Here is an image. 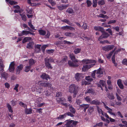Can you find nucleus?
<instances>
[{
	"mask_svg": "<svg viewBox=\"0 0 127 127\" xmlns=\"http://www.w3.org/2000/svg\"><path fill=\"white\" fill-rule=\"evenodd\" d=\"M89 105L83 104L80 105V107L82 108H84L83 111L85 112L86 109L89 107Z\"/></svg>",
	"mask_w": 127,
	"mask_h": 127,
	"instance_id": "nucleus-15",
	"label": "nucleus"
},
{
	"mask_svg": "<svg viewBox=\"0 0 127 127\" xmlns=\"http://www.w3.org/2000/svg\"><path fill=\"white\" fill-rule=\"evenodd\" d=\"M103 104V106L107 110H108V112L110 114H111L112 115L114 116L116 115L114 113H113L112 112V109L109 108L108 106H107L105 104V103L103 102H102Z\"/></svg>",
	"mask_w": 127,
	"mask_h": 127,
	"instance_id": "nucleus-11",
	"label": "nucleus"
},
{
	"mask_svg": "<svg viewBox=\"0 0 127 127\" xmlns=\"http://www.w3.org/2000/svg\"><path fill=\"white\" fill-rule=\"evenodd\" d=\"M69 6L68 4L64 5H61L59 6H57V7L60 10H62L64 9H66L67 7H68Z\"/></svg>",
	"mask_w": 127,
	"mask_h": 127,
	"instance_id": "nucleus-19",
	"label": "nucleus"
},
{
	"mask_svg": "<svg viewBox=\"0 0 127 127\" xmlns=\"http://www.w3.org/2000/svg\"><path fill=\"white\" fill-rule=\"evenodd\" d=\"M71 27L70 26H64L61 27V29L65 30L67 29H71Z\"/></svg>",
	"mask_w": 127,
	"mask_h": 127,
	"instance_id": "nucleus-32",
	"label": "nucleus"
},
{
	"mask_svg": "<svg viewBox=\"0 0 127 127\" xmlns=\"http://www.w3.org/2000/svg\"><path fill=\"white\" fill-rule=\"evenodd\" d=\"M94 110V108L93 107H90L88 108V112L90 113V114H91Z\"/></svg>",
	"mask_w": 127,
	"mask_h": 127,
	"instance_id": "nucleus-36",
	"label": "nucleus"
},
{
	"mask_svg": "<svg viewBox=\"0 0 127 127\" xmlns=\"http://www.w3.org/2000/svg\"><path fill=\"white\" fill-rule=\"evenodd\" d=\"M106 31L108 32L110 35H112V32L110 28H108L106 30Z\"/></svg>",
	"mask_w": 127,
	"mask_h": 127,
	"instance_id": "nucleus-61",
	"label": "nucleus"
},
{
	"mask_svg": "<svg viewBox=\"0 0 127 127\" xmlns=\"http://www.w3.org/2000/svg\"><path fill=\"white\" fill-rule=\"evenodd\" d=\"M35 63V61L32 59H30L29 61V63L30 66H31Z\"/></svg>",
	"mask_w": 127,
	"mask_h": 127,
	"instance_id": "nucleus-29",
	"label": "nucleus"
},
{
	"mask_svg": "<svg viewBox=\"0 0 127 127\" xmlns=\"http://www.w3.org/2000/svg\"><path fill=\"white\" fill-rule=\"evenodd\" d=\"M97 6V0H93V6L94 7H95Z\"/></svg>",
	"mask_w": 127,
	"mask_h": 127,
	"instance_id": "nucleus-44",
	"label": "nucleus"
},
{
	"mask_svg": "<svg viewBox=\"0 0 127 127\" xmlns=\"http://www.w3.org/2000/svg\"><path fill=\"white\" fill-rule=\"evenodd\" d=\"M41 77L43 79L48 80V79H50L49 76L47 74L45 73H43L41 75Z\"/></svg>",
	"mask_w": 127,
	"mask_h": 127,
	"instance_id": "nucleus-18",
	"label": "nucleus"
},
{
	"mask_svg": "<svg viewBox=\"0 0 127 127\" xmlns=\"http://www.w3.org/2000/svg\"><path fill=\"white\" fill-rule=\"evenodd\" d=\"M116 22V21L115 20H111L109 21L107 23L108 24H114Z\"/></svg>",
	"mask_w": 127,
	"mask_h": 127,
	"instance_id": "nucleus-57",
	"label": "nucleus"
},
{
	"mask_svg": "<svg viewBox=\"0 0 127 127\" xmlns=\"http://www.w3.org/2000/svg\"><path fill=\"white\" fill-rule=\"evenodd\" d=\"M81 51V48H77L74 49V52L75 54H77L79 53Z\"/></svg>",
	"mask_w": 127,
	"mask_h": 127,
	"instance_id": "nucleus-33",
	"label": "nucleus"
},
{
	"mask_svg": "<svg viewBox=\"0 0 127 127\" xmlns=\"http://www.w3.org/2000/svg\"><path fill=\"white\" fill-rule=\"evenodd\" d=\"M94 65L93 64L84 65L82 68V70L83 72H85L86 71L88 70L90 68L93 67Z\"/></svg>",
	"mask_w": 127,
	"mask_h": 127,
	"instance_id": "nucleus-7",
	"label": "nucleus"
},
{
	"mask_svg": "<svg viewBox=\"0 0 127 127\" xmlns=\"http://www.w3.org/2000/svg\"><path fill=\"white\" fill-rule=\"evenodd\" d=\"M20 15L21 16L22 20L24 21H26V17L25 15L24 14H21Z\"/></svg>",
	"mask_w": 127,
	"mask_h": 127,
	"instance_id": "nucleus-43",
	"label": "nucleus"
},
{
	"mask_svg": "<svg viewBox=\"0 0 127 127\" xmlns=\"http://www.w3.org/2000/svg\"><path fill=\"white\" fill-rule=\"evenodd\" d=\"M88 82L85 80H83L82 81V85H86L88 84Z\"/></svg>",
	"mask_w": 127,
	"mask_h": 127,
	"instance_id": "nucleus-63",
	"label": "nucleus"
},
{
	"mask_svg": "<svg viewBox=\"0 0 127 127\" xmlns=\"http://www.w3.org/2000/svg\"><path fill=\"white\" fill-rule=\"evenodd\" d=\"M66 123L65 125L66 126V127H71V120H66Z\"/></svg>",
	"mask_w": 127,
	"mask_h": 127,
	"instance_id": "nucleus-28",
	"label": "nucleus"
},
{
	"mask_svg": "<svg viewBox=\"0 0 127 127\" xmlns=\"http://www.w3.org/2000/svg\"><path fill=\"white\" fill-rule=\"evenodd\" d=\"M37 83L39 86L45 88H50L52 86V85L51 83L45 82H42L41 81H38Z\"/></svg>",
	"mask_w": 127,
	"mask_h": 127,
	"instance_id": "nucleus-5",
	"label": "nucleus"
},
{
	"mask_svg": "<svg viewBox=\"0 0 127 127\" xmlns=\"http://www.w3.org/2000/svg\"><path fill=\"white\" fill-rule=\"evenodd\" d=\"M93 93V91L92 89L91 88L88 90L87 91L85 92V94L87 93Z\"/></svg>",
	"mask_w": 127,
	"mask_h": 127,
	"instance_id": "nucleus-54",
	"label": "nucleus"
},
{
	"mask_svg": "<svg viewBox=\"0 0 127 127\" xmlns=\"http://www.w3.org/2000/svg\"><path fill=\"white\" fill-rule=\"evenodd\" d=\"M98 17L100 18H106L107 19H108L109 17L106 15H104L103 14H100L98 16Z\"/></svg>",
	"mask_w": 127,
	"mask_h": 127,
	"instance_id": "nucleus-40",
	"label": "nucleus"
},
{
	"mask_svg": "<svg viewBox=\"0 0 127 127\" xmlns=\"http://www.w3.org/2000/svg\"><path fill=\"white\" fill-rule=\"evenodd\" d=\"M102 34L99 37L98 40L100 41L103 39H105L108 37L110 36V34L108 33L105 32L104 29L103 31L102 32Z\"/></svg>",
	"mask_w": 127,
	"mask_h": 127,
	"instance_id": "nucleus-2",
	"label": "nucleus"
},
{
	"mask_svg": "<svg viewBox=\"0 0 127 127\" xmlns=\"http://www.w3.org/2000/svg\"><path fill=\"white\" fill-rule=\"evenodd\" d=\"M85 79L86 80L89 82H91L93 80V79L90 76H86Z\"/></svg>",
	"mask_w": 127,
	"mask_h": 127,
	"instance_id": "nucleus-42",
	"label": "nucleus"
},
{
	"mask_svg": "<svg viewBox=\"0 0 127 127\" xmlns=\"http://www.w3.org/2000/svg\"><path fill=\"white\" fill-rule=\"evenodd\" d=\"M11 104L13 106H15L17 104V102L16 101H14L13 100H12L11 101Z\"/></svg>",
	"mask_w": 127,
	"mask_h": 127,
	"instance_id": "nucleus-59",
	"label": "nucleus"
},
{
	"mask_svg": "<svg viewBox=\"0 0 127 127\" xmlns=\"http://www.w3.org/2000/svg\"><path fill=\"white\" fill-rule=\"evenodd\" d=\"M43 93L46 96H48L50 95V92H49L47 89L45 90L44 92Z\"/></svg>",
	"mask_w": 127,
	"mask_h": 127,
	"instance_id": "nucleus-34",
	"label": "nucleus"
},
{
	"mask_svg": "<svg viewBox=\"0 0 127 127\" xmlns=\"http://www.w3.org/2000/svg\"><path fill=\"white\" fill-rule=\"evenodd\" d=\"M45 64L46 67L48 69H52L53 67L51 66L50 62H53L54 60L52 58H49L48 57L46 58L45 59Z\"/></svg>",
	"mask_w": 127,
	"mask_h": 127,
	"instance_id": "nucleus-1",
	"label": "nucleus"
},
{
	"mask_svg": "<svg viewBox=\"0 0 127 127\" xmlns=\"http://www.w3.org/2000/svg\"><path fill=\"white\" fill-rule=\"evenodd\" d=\"M75 79L77 81H80L83 78V75L81 73H76L75 75Z\"/></svg>",
	"mask_w": 127,
	"mask_h": 127,
	"instance_id": "nucleus-10",
	"label": "nucleus"
},
{
	"mask_svg": "<svg viewBox=\"0 0 127 127\" xmlns=\"http://www.w3.org/2000/svg\"><path fill=\"white\" fill-rule=\"evenodd\" d=\"M78 62V60L76 59L75 56L72 54V67H78L79 65Z\"/></svg>",
	"mask_w": 127,
	"mask_h": 127,
	"instance_id": "nucleus-3",
	"label": "nucleus"
},
{
	"mask_svg": "<svg viewBox=\"0 0 127 127\" xmlns=\"http://www.w3.org/2000/svg\"><path fill=\"white\" fill-rule=\"evenodd\" d=\"M117 83L119 88L121 89H123L124 88V86L122 84V80L119 79L117 82Z\"/></svg>",
	"mask_w": 127,
	"mask_h": 127,
	"instance_id": "nucleus-16",
	"label": "nucleus"
},
{
	"mask_svg": "<svg viewBox=\"0 0 127 127\" xmlns=\"http://www.w3.org/2000/svg\"><path fill=\"white\" fill-rule=\"evenodd\" d=\"M48 46V45H43L41 47V50H42L43 52H44L45 51V48Z\"/></svg>",
	"mask_w": 127,
	"mask_h": 127,
	"instance_id": "nucleus-49",
	"label": "nucleus"
},
{
	"mask_svg": "<svg viewBox=\"0 0 127 127\" xmlns=\"http://www.w3.org/2000/svg\"><path fill=\"white\" fill-rule=\"evenodd\" d=\"M31 67L32 66L30 65L26 66L24 70V71L26 72H28L30 70V69Z\"/></svg>",
	"mask_w": 127,
	"mask_h": 127,
	"instance_id": "nucleus-38",
	"label": "nucleus"
},
{
	"mask_svg": "<svg viewBox=\"0 0 127 127\" xmlns=\"http://www.w3.org/2000/svg\"><path fill=\"white\" fill-rule=\"evenodd\" d=\"M38 32L41 35H45L46 34V33L45 31L41 29L39 30H38Z\"/></svg>",
	"mask_w": 127,
	"mask_h": 127,
	"instance_id": "nucleus-31",
	"label": "nucleus"
},
{
	"mask_svg": "<svg viewBox=\"0 0 127 127\" xmlns=\"http://www.w3.org/2000/svg\"><path fill=\"white\" fill-rule=\"evenodd\" d=\"M61 21L62 22H64L65 23H67L68 24L70 25V22L69 20H68L66 19H64V20H62Z\"/></svg>",
	"mask_w": 127,
	"mask_h": 127,
	"instance_id": "nucleus-48",
	"label": "nucleus"
},
{
	"mask_svg": "<svg viewBox=\"0 0 127 127\" xmlns=\"http://www.w3.org/2000/svg\"><path fill=\"white\" fill-rule=\"evenodd\" d=\"M84 99L85 101L87 102L90 103L91 102L90 101L91 100V99L90 97L89 96H86L84 97Z\"/></svg>",
	"mask_w": 127,
	"mask_h": 127,
	"instance_id": "nucleus-37",
	"label": "nucleus"
},
{
	"mask_svg": "<svg viewBox=\"0 0 127 127\" xmlns=\"http://www.w3.org/2000/svg\"><path fill=\"white\" fill-rule=\"evenodd\" d=\"M9 3L11 5H13L14 4H17V2L16 1H15L13 0H10L9 1Z\"/></svg>",
	"mask_w": 127,
	"mask_h": 127,
	"instance_id": "nucleus-46",
	"label": "nucleus"
},
{
	"mask_svg": "<svg viewBox=\"0 0 127 127\" xmlns=\"http://www.w3.org/2000/svg\"><path fill=\"white\" fill-rule=\"evenodd\" d=\"M107 97L110 99H114V97L113 93H109L107 95Z\"/></svg>",
	"mask_w": 127,
	"mask_h": 127,
	"instance_id": "nucleus-27",
	"label": "nucleus"
},
{
	"mask_svg": "<svg viewBox=\"0 0 127 127\" xmlns=\"http://www.w3.org/2000/svg\"><path fill=\"white\" fill-rule=\"evenodd\" d=\"M54 52V50L51 49L47 50V52L48 54H51L53 53Z\"/></svg>",
	"mask_w": 127,
	"mask_h": 127,
	"instance_id": "nucleus-58",
	"label": "nucleus"
},
{
	"mask_svg": "<svg viewBox=\"0 0 127 127\" xmlns=\"http://www.w3.org/2000/svg\"><path fill=\"white\" fill-rule=\"evenodd\" d=\"M90 103L91 104L95 105H99L100 104V102L99 100L95 99L91 101Z\"/></svg>",
	"mask_w": 127,
	"mask_h": 127,
	"instance_id": "nucleus-17",
	"label": "nucleus"
},
{
	"mask_svg": "<svg viewBox=\"0 0 127 127\" xmlns=\"http://www.w3.org/2000/svg\"><path fill=\"white\" fill-rule=\"evenodd\" d=\"M1 76L2 77H3L5 79H6L7 77V74L5 72H3L1 73Z\"/></svg>",
	"mask_w": 127,
	"mask_h": 127,
	"instance_id": "nucleus-35",
	"label": "nucleus"
},
{
	"mask_svg": "<svg viewBox=\"0 0 127 127\" xmlns=\"http://www.w3.org/2000/svg\"><path fill=\"white\" fill-rule=\"evenodd\" d=\"M48 1L50 2L51 5L53 6L56 4V3L52 0H48Z\"/></svg>",
	"mask_w": 127,
	"mask_h": 127,
	"instance_id": "nucleus-56",
	"label": "nucleus"
},
{
	"mask_svg": "<svg viewBox=\"0 0 127 127\" xmlns=\"http://www.w3.org/2000/svg\"><path fill=\"white\" fill-rule=\"evenodd\" d=\"M94 29L96 31H100L101 32L103 31L104 30L103 28L100 26H95L94 27Z\"/></svg>",
	"mask_w": 127,
	"mask_h": 127,
	"instance_id": "nucleus-23",
	"label": "nucleus"
},
{
	"mask_svg": "<svg viewBox=\"0 0 127 127\" xmlns=\"http://www.w3.org/2000/svg\"><path fill=\"white\" fill-rule=\"evenodd\" d=\"M7 106L9 111L11 113H12L13 111L12 109L11 106L8 103L7 104Z\"/></svg>",
	"mask_w": 127,
	"mask_h": 127,
	"instance_id": "nucleus-39",
	"label": "nucleus"
},
{
	"mask_svg": "<svg viewBox=\"0 0 127 127\" xmlns=\"http://www.w3.org/2000/svg\"><path fill=\"white\" fill-rule=\"evenodd\" d=\"M32 110L31 108L25 109V112L27 114H30L32 113Z\"/></svg>",
	"mask_w": 127,
	"mask_h": 127,
	"instance_id": "nucleus-24",
	"label": "nucleus"
},
{
	"mask_svg": "<svg viewBox=\"0 0 127 127\" xmlns=\"http://www.w3.org/2000/svg\"><path fill=\"white\" fill-rule=\"evenodd\" d=\"M78 87L75 86L74 84H72V90L73 89V97H74L76 96L78 92Z\"/></svg>",
	"mask_w": 127,
	"mask_h": 127,
	"instance_id": "nucleus-6",
	"label": "nucleus"
},
{
	"mask_svg": "<svg viewBox=\"0 0 127 127\" xmlns=\"http://www.w3.org/2000/svg\"><path fill=\"white\" fill-rule=\"evenodd\" d=\"M28 25L32 29L34 30V27H33V25L32 24L31 22H29L28 23Z\"/></svg>",
	"mask_w": 127,
	"mask_h": 127,
	"instance_id": "nucleus-62",
	"label": "nucleus"
},
{
	"mask_svg": "<svg viewBox=\"0 0 127 127\" xmlns=\"http://www.w3.org/2000/svg\"><path fill=\"white\" fill-rule=\"evenodd\" d=\"M29 31H27L23 30L22 31L21 33L19 32L18 33V36H21L24 35H27L29 33Z\"/></svg>",
	"mask_w": 127,
	"mask_h": 127,
	"instance_id": "nucleus-21",
	"label": "nucleus"
},
{
	"mask_svg": "<svg viewBox=\"0 0 127 127\" xmlns=\"http://www.w3.org/2000/svg\"><path fill=\"white\" fill-rule=\"evenodd\" d=\"M96 71V76L98 78H100L102 76L103 72L101 68H99Z\"/></svg>",
	"mask_w": 127,
	"mask_h": 127,
	"instance_id": "nucleus-8",
	"label": "nucleus"
},
{
	"mask_svg": "<svg viewBox=\"0 0 127 127\" xmlns=\"http://www.w3.org/2000/svg\"><path fill=\"white\" fill-rule=\"evenodd\" d=\"M114 47V46L113 45H109L103 47L102 49L105 51H108L112 49Z\"/></svg>",
	"mask_w": 127,
	"mask_h": 127,
	"instance_id": "nucleus-9",
	"label": "nucleus"
},
{
	"mask_svg": "<svg viewBox=\"0 0 127 127\" xmlns=\"http://www.w3.org/2000/svg\"><path fill=\"white\" fill-rule=\"evenodd\" d=\"M86 3L87 5V6L88 7H90L91 6L92 4V3L91 1L89 0H87Z\"/></svg>",
	"mask_w": 127,
	"mask_h": 127,
	"instance_id": "nucleus-50",
	"label": "nucleus"
},
{
	"mask_svg": "<svg viewBox=\"0 0 127 127\" xmlns=\"http://www.w3.org/2000/svg\"><path fill=\"white\" fill-rule=\"evenodd\" d=\"M96 70H94L93 71L92 73V77L94 78H95V73H96Z\"/></svg>",
	"mask_w": 127,
	"mask_h": 127,
	"instance_id": "nucleus-51",
	"label": "nucleus"
},
{
	"mask_svg": "<svg viewBox=\"0 0 127 127\" xmlns=\"http://www.w3.org/2000/svg\"><path fill=\"white\" fill-rule=\"evenodd\" d=\"M97 86L98 87H100L101 88V89L102 90H103L102 88V87H104L105 88V90L107 92V91H108V90L107 87L105 85V83L103 80H100L99 82L97 84Z\"/></svg>",
	"mask_w": 127,
	"mask_h": 127,
	"instance_id": "nucleus-4",
	"label": "nucleus"
},
{
	"mask_svg": "<svg viewBox=\"0 0 127 127\" xmlns=\"http://www.w3.org/2000/svg\"><path fill=\"white\" fill-rule=\"evenodd\" d=\"M41 45H36L35 47V52L36 53L39 52L40 51Z\"/></svg>",
	"mask_w": 127,
	"mask_h": 127,
	"instance_id": "nucleus-22",
	"label": "nucleus"
},
{
	"mask_svg": "<svg viewBox=\"0 0 127 127\" xmlns=\"http://www.w3.org/2000/svg\"><path fill=\"white\" fill-rule=\"evenodd\" d=\"M23 66L22 64L18 66L16 68L17 73L19 74L20 72V71L23 68Z\"/></svg>",
	"mask_w": 127,
	"mask_h": 127,
	"instance_id": "nucleus-20",
	"label": "nucleus"
},
{
	"mask_svg": "<svg viewBox=\"0 0 127 127\" xmlns=\"http://www.w3.org/2000/svg\"><path fill=\"white\" fill-rule=\"evenodd\" d=\"M98 3L99 5H102L104 4L105 2L104 0H101L98 1Z\"/></svg>",
	"mask_w": 127,
	"mask_h": 127,
	"instance_id": "nucleus-45",
	"label": "nucleus"
},
{
	"mask_svg": "<svg viewBox=\"0 0 127 127\" xmlns=\"http://www.w3.org/2000/svg\"><path fill=\"white\" fill-rule=\"evenodd\" d=\"M113 54V53L111 52L109 54L106 55V58L108 59H110Z\"/></svg>",
	"mask_w": 127,
	"mask_h": 127,
	"instance_id": "nucleus-53",
	"label": "nucleus"
},
{
	"mask_svg": "<svg viewBox=\"0 0 127 127\" xmlns=\"http://www.w3.org/2000/svg\"><path fill=\"white\" fill-rule=\"evenodd\" d=\"M31 39V38L30 37H25L23 40L22 42L23 43L29 41Z\"/></svg>",
	"mask_w": 127,
	"mask_h": 127,
	"instance_id": "nucleus-26",
	"label": "nucleus"
},
{
	"mask_svg": "<svg viewBox=\"0 0 127 127\" xmlns=\"http://www.w3.org/2000/svg\"><path fill=\"white\" fill-rule=\"evenodd\" d=\"M66 116V114H64V115H60L59 116L57 117V119L58 120H62Z\"/></svg>",
	"mask_w": 127,
	"mask_h": 127,
	"instance_id": "nucleus-30",
	"label": "nucleus"
},
{
	"mask_svg": "<svg viewBox=\"0 0 127 127\" xmlns=\"http://www.w3.org/2000/svg\"><path fill=\"white\" fill-rule=\"evenodd\" d=\"M95 61L94 60H89L88 59H84L82 61V62L83 64H91L94 62Z\"/></svg>",
	"mask_w": 127,
	"mask_h": 127,
	"instance_id": "nucleus-13",
	"label": "nucleus"
},
{
	"mask_svg": "<svg viewBox=\"0 0 127 127\" xmlns=\"http://www.w3.org/2000/svg\"><path fill=\"white\" fill-rule=\"evenodd\" d=\"M19 86V85L18 84H16L15 86V87L14 88V89L17 92H18V87Z\"/></svg>",
	"mask_w": 127,
	"mask_h": 127,
	"instance_id": "nucleus-64",
	"label": "nucleus"
},
{
	"mask_svg": "<svg viewBox=\"0 0 127 127\" xmlns=\"http://www.w3.org/2000/svg\"><path fill=\"white\" fill-rule=\"evenodd\" d=\"M19 104L21 106H22L24 107V108L27 107V105L25 104L24 103H23L22 102H20L19 103Z\"/></svg>",
	"mask_w": 127,
	"mask_h": 127,
	"instance_id": "nucleus-60",
	"label": "nucleus"
},
{
	"mask_svg": "<svg viewBox=\"0 0 127 127\" xmlns=\"http://www.w3.org/2000/svg\"><path fill=\"white\" fill-rule=\"evenodd\" d=\"M34 109H36V111L37 112L39 113L40 114L42 113V109L41 108H40L39 109H36L34 108Z\"/></svg>",
	"mask_w": 127,
	"mask_h": 127,
	"instance_id": "nucleus-55",
	"label": "nucleus"
},
{
	"mask_svg": "<svg viewBox=\"0 0 127 127\" xmlns=\"http://www.w3.org/2000/svg\"><path fill=\"white\" fill-rule=\"evenodd\" d=\"M122 63L124 65H127V59H124L122 61Z\"/></svg>",
	"mask_w": 127,
	"mask_h": 127,
	"instance_id": "nucleus-52",
	"label": "nucleus"
},
{
	"mask_svg": "<svg viewBox=\"0 0 127 127\" xmlns=\"http://www.w3.org/2000/svg\"><path fill=\"white\" fill-rule=\"evenodd\" d=\"M79 123V122L76 121H74L72 120V127H75L76 125Z\"/></svg>",
	"mask_w": 127,
	"mask_h": 127,
	"instance_id": "nucleus-41",
	"label": "nucleus"
},
{
	"mask_svg": "<svg viewBox=\"0 0 127 127\" xmlns=\"http://www.w3.org/2000/svg\"><path fill=\"white\" fill-rule=\"evenodd\" d=\"M15 63L13 62L11 63L9 68V70L10 72L13 71H14L15 69Z\"/></svg>",
	"mask_w": 127,
	"mask_h": 127,
	"instance_id": "nucleus-14",
	"label": "nucleus"
},
{
	"mask_svg": "<svg viewBox=\"0 0 127 127\" xmlns=\"http://www.w3.org/2000/svg\"><path fill=\"white\" fill-rule=\"evenodd\" d=\"M43 91V88H39L36 91V92L39 94L41 93Z\"/></svg>",
	"mask_w": 127,
	"mask_h": 127,
	"instance_id": "nucleus-47",
	"label": "nucleus"
},
{
	"mask_svg": "<svg viewBox=\"0 0 127 127\" xmlns=\"http://www.w3.org/2000/svg\"><path fill=\"white\" fill-rule=\"evenodd\" d=\"M103 104V106L107 110H108V112L110 114H111L112 115L114 116L116 115L114 113H113L112 112V109L109 108L108 106H107L105 104V103L103 102H102Z\"/></svg>",
	"mask_w": 127,
	"mask_h": 127,
	"instance_id": "nucleus-12",
	"label": "nucleus"
},
{
	"mask_svg": "<svg viewBox=\"0 0 127 127\" xmlns=\"http://www.w3.org/2000/svg\"><path fill=\"white\" fill-rule=\"evenodd\" d=\"M34 44V43L32 42H30L28 43L27 46V48H32Z\"/></svg>",
	"mask_w": 127,
	"mask_h": 127,
	"instance_id": "nucleus-25",
	"label": "nucleus"
}]
</instances>
